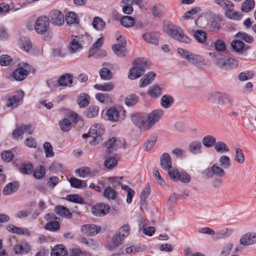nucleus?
Wrapping results in <instances>:
<instances>
[{
  "label": "nucleus",
  "instance_id": "9d476101",
  "mask_svg": "<svg viewBox=\"0 0 256 256\" xmlns=\"http://www.w3.org/2000/svg\"><path fill=\"white\" fill-rule=\"evenodd\" d=\"M53 24L60 26L64 24V14L58 10H52L49 14L48 20Z\"/></svg>",
  "mask_w": 256,
  "mask_h": 256
},
{
  "label": "nucleus",
  "instance_id": "c9c22d12",
  "mask_svg": "<svg viewBox=\"0 0 256 256\" xmlns=\"http://www.w3.org/2000/svg\"><path fill=\"white\" fill-rule=\"evenodd\" d=\"M66 21L68 24L72 25L77 24L78 22L76 14L73 12H70L66 15Z\"/></svg>",
  "mask_w": 256,
  "mask_h": 256
},
{
  "label": "nucleus",
  "instance_id": "e2e57ef3",
  "mask_svg": "<svg viewBox=\"0 0 256 256\" xmlns=\"http://www.w3.org/2000/svg\"><path fill=\"white\" fill-rule=\"evenodd\" d=\"M235 37L240 38L241 40H244L246 42L251 44L253 42L252 37L244 32H238L235 35Z\"/></svg>",
  "mask_w": 256,
  "mask_h": 256
},
{
  "label": "nucleus",
  "instance_id": "a19ab883",
  "mask_svg": "<svg viewBox=\"0 0 256 256\" xmlns=\"http://www.w3.org/2000/svg\"><path fill=\"white\" fill-rule=\"evenodd\" d=\"M216 150L218 152L224 153L230 151L228 146L222 142H218L214 145Z\"/></svg>",
  "mask_w": 256,
  "mask_h": 256
},
{
  "label": "nucleus",
  "instance_id": "412c9836",
  "mask_svg": "<svg viewBox=\"0 0 256 256\" xmlns=\"http://www.w3.org/2000/svg\"><path fill=\"white\" fill-rule=\"evenodd\" d=\"M72 83V77L69 74L61 76L58 80V85L60 86H70Z\"/></svg>",
  "mask_w": 256,
  "mask_h": 256
},
{
  "label": "nucleus",
  "instance_id": "0eeeda50",
  "mask_svg": "<svg viewBox=\"0 0 256 256\" xmlns=\"http://www.w3.org/2000/svg\"><path fill=\"white\" fill-rule=\"evenodd\" d=\"M104 129L100 124H94L91 126L89 130V136L92 137L94 144H98L102 141V136L104 133Z\"/></svg>",
  "mask_w": 256,
  "mask_h": 256
},
{
  "label": "nucleus",
  "instance_id": "680f3d73",
  "mask_svg": "<svg viewBox=\"0 0 256 256\" xmlns=\"http://www.w3.org/2000/svg\"><path fill=\"white\" fill-rule=\"evenodd\" d=\"M43 147L46 153V156L47 158L52 157L54 155L52 146L48 142H45L44 144Z\"/></svg>",
  "mask_w": 256,
  "mask_h": 256
},
{
  "label": "nucleus",
  "instance_id": "f8f14e48",
  "mask_svg": "<svg viewBox=\"0 0 256 256\" xmlns=\"http://www.w3.org/2000/svg\"><path fill=\"white\" fill-rule=\"evenodd\" d=\"M81 232L88 236H93L98 234L101 230V228L92 224H86L81 227Z\"/></svg>",
  "mask_w": 256,
  "mask_h": 256
},
{
  "label": "nucleus",
  "instance_id": "6e6d98bb",
  "mask_svg": "<svg viewBox=\"0 0 256 256\" xmlns=\"http://www.w3.org/2000/svg\"><path fill=\"white\" fill-rule=\"evenodd\" d=\"M232 230L228 228L220 230L219 232L216 234V237L214 238V240L220 239H224L228 238L232 234Z\"/></svg>",
  "mask_w": 256,
  "mask_h": 256
},
{
  "label": "nucleus",
  "instance_id": "473e14b6",
  "mask_svg": "<svg viewBox=\"0 0 256 256\" xmlns=\"http://www.w3.org/2000/svg\"><path fill=\"white\" fill-rule=\"evenodd\" d=\"M19 45L20 48L26 52L29 50L32 46L30 40L26 37H22L20 38Z\"/></svg>",
  "mask_w": 256,
  "mask_h": 256
},
{
  "label": "nucleus",
  "instance_id": "7c9ffc66",
  "mask_svg": "<svg viewBox=\"0 0 256 256\" xmlns=\"http://www.w3.org/2000/svg\"><path fill=\"white\" fill-rule=\"evenodd\" d=\"M201 148L202 144L198 141H193L190 143L188 146L190 152L194 154L200 153Z\"/></svg>",
  "mask_w": 256,
  "mask_h": 256
},
{
  "label": "nucleus",
  "instance_id": "58836bf2",
  "mask_svg": "<svg viewBox=\"0 0 256 256\" xmlns=\"http://www.w3.org/2000/svg\"><path fill=\"white\" fill-rule=\"evenodd\" d=\"M212 171L214 176L218 177H224L226 175V172L222 166H220L218 164H214L212 166Z\"/></svg>",
  "mask_w": 256,
  "mask_h": 256
},
{
  "label": "nucleus",
  "instance_id": "de8ad7c7",
  "mask_svg": "<svg viewBox=\"0 0 256 256\" xmlns=\"http://www.w3.org/2000/svg\"><path fill=\"white\" fill-rule=\"evenodd\" d=\"M90 98L88 94L84 93L81 94L78 100L80 107L86 106L90 102Z\"/></svg>",
  "mask_w": 256,
  "mask_h": 256
},
{
  "label": "nucleus",
  "instance_id": "ddd939ff",
  "mask_svg": "<svg viewBox=\"0 0 256 256\" xmlns=\"http://www.w3.org/2000/svg\"><path fill=\"white\" fill-rule=\"evenodd\" d=\"M31 250L30 246L26 242L18 243L14 246V250L17 254H28Z\"/></svg>",
  "mask_w": 256,
  "mask_h": 256
},
{
  "label": "nucleus",
  "instance_id": "6ab92c4d",
  "mask_svg": "<svg viewBox=\"0 0 256 256\" xmlns=\"http://www.w3.org/2000/svg\"><path fill=\"white\" fill-rule=\"evenodd\" d=\"M24 93L20 91L17 94L14 95L8 99L7 106L12 108L18 106L20 101L22 98Z\"/></svg>",
  "mask_w": 256,
  "mask_h": 256
},
{
  "label": "nucleus",
  "instance_id": "dca6fc26",
  "mask_svg": "<svg viewBox=\"0 0 256 256\" xmlns=\"http://www.w3.org/2000/svg\"><path fill=\"white\" fill-rule=\"evenodd\" d=\"M240 243L243 246H248L256 242V234L248 232L242 236L240 240Z\"/></svg>",
  "mask_w": 256,
  "mask_h": 256
},
{
  "label": "nucleus",
  "instance_id": "b1692460",
  "mask_svg": "<svg viewBox=\"0 0 256 256\" xmlns=\"http://www.w3.org/2000/svg\"><path fill=\"white\" fill-rule=\"evenodd\" d=\"M92 27L98 31H102L106 26L105 22L100 17L95 16L93 18L92 22Z\"/></svg>",
  "mask_w": 256,
  "mask_h": 256
},
{
  "label": "nucleus",
  "instance_id": "2f4dec72",
  "mask_svg": "<svg viewBox=\"0 0 256 256\" xmlns=\"http://www.w3.org/2000/svg\"><path fill=\"white\" fill-rule=\"evenodd\" d=\"M94 88L97 90L102 91L110 92L114 90V84L112 82L104 83V84H95Z\"/></svg>",
  "mask_w": 256,
  "mask_h": 256
},
{
  "label": "nucleus",
  "instance_id": "5fc2aeb1",
  "mask_svg": "<svg viewBox=\"0 0 256 256\" xmlns=\"http://www.w3.org/2000/svg\"><path fill=\"white\" fill-rule=\"evenodd\" d=\"M219 162L220 166L226 169L228 168L231 165L230 158L226 155H223L220 158Z\"/></svg>",
  "mask_w": 256,
  "mask_h": 256
},
{
  "label": "nucleus",
  "instance_id": "72a5a7b5",
  "mask_svg": "<svg viewBox=\"0 0 256 256\" xmlns=\"http://www.w3.org/2000/svg\"><path fill=\"white\" fill-rule=\"evenodd\" d=\"M120 22L124 27L128 28L134 25V19L132 16H125L120 18Z\"/></svg>",
  "mask_w": 256,
  "mask_h": 256
},
{
  "label": "nucleus",
  "instance_id": "49530a36",
  "mask_svg": "<svg viewBox=\"0 0 256 256\" xmlns=\"http://www.w3.org/2000/svg\"><path fill=\"white\" fill-rule=\"evenodd\" d=\"M157 140L158 136H152L144 144L145 150L147 151L152 150Z\"/></svg>",
  "mask_w": 256,
  "mask_h": 256
},
{
  "label": "nucleus",
  "instance_id": "c85d7f7f",
  "mask_svg": "<svg viewBox=\"0 0 256 256\" xmlns=\"http://www.w3.org/2000/svg\"><path fill=\"white\" fill-rule=\"evenodd\" d=\"M148 94L152 98H158L162 94V90L159 86L154 85L148 88Z\"/></svg>",
  "mask_w": 256,
  "mask_h": 256
},
{
  "label": "nucleus",
  "instance_id": "9b49d317",
  "mask_svg": "<svg viewBox=\"0 0 256 256\" xmlns=\"http://www.w3.org/2000/svg\"><path fill=\"white\" fill-rule=\"evenodd\" d=\"M110 210L109 205L101 203L93 206L92 212L96 216H103L109 212Z\"/></svg>",
  "mask_w": 256,
  "mask_h": 256
},
{
  "label": "nucleus",
  "instance_id": "5701e85b",
  "mask_svg": "<svg viewBox=\"0 0 256 256\" xmlns=\"http://www.w3.org/2000/svg\"><path fill=\"white\" fill-rule=\"evenodd\" d=\"M156 74L154 72H150L146 74L140 80V88H144L150 84L154 80Z\"/></svg>",
  "mask_w": 256,
  "mask_h": 256
},
{
  "label": "nucleus",
  "instance_id": "79ce46f5",
  "mask_svg": "<svg viewBox=\"0 0 256 256\" xmlns=\"http://www.w3.org/2000/svg\"><path fill=\"white\" fill-rule=\"evenodd\" d=\"M174 100L170 96L164 95L161 98V105L164 108H170L173 104Z\"/></svg>",
  "mask_w": 256,
  "mask_h": 256
},
{
  "label": "nucleus",
  "instance_id": "6e6552de",
  "mask_svg": "<svg viewBox=\"0 0 256 256\" xmlns=\"http://www.w3.org/2000/svg\"><path fill=\"white\" fill-rule=\"evenodd\" d=\"M30 70V66L28 64H20L18 67L13 72L12 76L16 80H22L26 77Z\"/></svg>",
  "mask_w": 256,
  "mask_h": 256
},
{
  "label": "nucleus",
  "instance_id": "39448f33",
  "mask_svg": "<svg viewBox=\"0 0 256 256\" xmlns=\"http://www.w3.org/2000/svg\"><path fill=\"white\" fill-rule=\"evenodd\" d=\"M134 66L130 70L128 78L130 80H134L142 76L146 68L148 66V62L140 59L136 60L134 62Z\"/></svg>",
  "mask_w": 256,
  "mask_h": 256
},
{
  "label": "nucleus",
  "instance_id": "2eb2a0df",
  "mask_svg": "<svg viewBox=\"0 0 256 256\" xmlns=\"http://www.w3.org/2000/svg\"><path fill=\"white\" fill-rule=\"evenodd\" d=\"M214 96L212 101L214 103H218L221 101L224 104H232L234 102V97L231 95L216 93Z\"/></svg>",
  "mask_w": 256,
  "mask_h": 256
},
{
  "label": "nucleus",
  "instance_id": "603ef678",
  "mask_svg": "<svg viewBox=\"0 0 256 256\" xmlns=\"http://www.w3.org/2000/svg\"><path fill=\"white\" fill-rule=\"evenodd\" d=\"M104 196L109 200H114L116 198L117 192L111 187H107L104 192Z\"/></svg>",
  "mask_w": 256,
  "mask_h": 256
},
{
  "label": "nucleus",
  "instance_id": "c03bdc74",
  "mask_svg": "<svg viewBox=\"0 0 256 256\" xmlns=\"http://www.w3.org/2000/svg\"><path fill=\"white\" fill-rule=\"evenodd\" d=\"M99 74L100 78L104 80H110L112 78V74L106 68H102L99 72Z\"/></svg>",
  "mask_w": 256,
  "mask_h": 256
},
{
  "label": "nucleus",
  "instance_id": "f704fd0d",
  "mask_svg": "<svg viewBox=\"0 0 256 256\" xmlns=\"http://www.w3.org/2000/svg\"><path fill=\"white\" fill-rule=\"evenodd\" d=\"M244 44L240 40H234L231 42L233 50L237 52H242L244 48Z\"/></svg>",
  "mask_w": 256,
  "mask_h": 256
},
{
  "label": "nucleus",
  "instance_id": "bf43d9fd",
  "mask_svg": "<svg viewBox=\"0 0 256 256\" xmlns=\"http://www.w3.org/2000/svg\"><path fill=\"white\" fill-rule=\"evenodd\" d=\"M194 36L199 42L203 43L206 40V32L202 30H198L195 32Z\"/></svg>",
  "mask_w": 256,
  "mask_h": 256
},
{
  "label": "nucleus",
  "instance_id": "7ed1b4c3",
  "mask_svg": "<svg viewBox=\"0 0 256 256\" xmlns=\"http://www.w3.org/2000/svg\"><path fill=\"white\" fill-rule=\"evenodd\" d=\"M168 35L180 42L188 44L190 38L185 34L184 30L180 26L174 25H168L166 28Z\"/></svg>",
  "mask_w": 256,
  "mask_h": 256
},
{
  "label": "nucleus",
  "instance_id": "423d86ee",
  "mask_svg": "<svg viewBox=\"0 0 256 256\" xmlns=\"http://www.w3.org/2000/svg\"><path fill=\"white\" fill-rule=\"evenodd\" d=\"M163 114L164 111L160 109L154 110L149 113L145 118L146 129L149 130L151 128L159 121Z\"/></svg>",
  "mask_w": 256,
  "mask_h": 256
},
{
  "label": "nucleus",
  "instance_id": "aec40b11",
  "mask_svg": "<svg viewBox=\"0 0 256 256\" xmlns=\"http://www.w3.org/2000/svg\"><path fill=\"white\" fill-rule=\"evenodd\" d=\"M160 162L163 169L168 170L172 168V159L168 154L164 153L160 156Z\"/></svg>",
  "mask_w": 256,
  "mask_h": 256
},
{
  "label": "nucleus",
  "instance_id": "393cba45",
  "mask_svg": "<svg viewBox=\"0 0 256 256\" xmlns=\"http://www.w3.org/2000/svg\"><path fill=\"white\" fill-rule=\"evenodd\" d=\"M18 188V184L16 182L8 184L4 188L2 193L5 195H10L16 192Z\"/></svg>",
  "mask_w": 256,
  "mask_h": 256
},
{
  "label": "nucleus",
  "instance_id": "1a4fd4ad",
  "mask_svg": "<svg viewBox=\"0 0 256 256\" xmlns=\"http://www.w3.org/2000/svg\"><path fill=\"white\" fill-rule=\"evenodd\" d=\"M48 26L49 22L46 16H40L36 19L34 28L38 34H42L46 33Z\"/></svg>",
  "mask_w": 256,
  "mask_h": 256
},
{
  "label": "nucleus",
  "instance_id": "0e129e2a",
  "mask_svg": "<svg viewBox=\"0 0 256 256\" xmlns=\"http://www.w3.org/2000/svg\"><path fill=\"white\" fill-rule=\"evenodd\" d=\"M138 102V98L136 94H132L128 96L125 100V104L128 106H132L136 104Z\"/></svg>",
  "mask_w": 256,
  "mask_h": 256
},
{
  "label": "nucleus",
  "instance_id": "052dcab7",
  "mask_svg": "<svg viewBox=\"0 0 256 256\" xmlns=\"http://www.w3.org/2000/svg\"><path fill=\"white\" fill-rule=\"evenodd\" d=\"M236 162L240 164H242L244 162V154L240 148H236V156L234 158Z\"/></svg>",
  "mask_w": 256,
  "mask_h": 256
},
{
  "label": "nucleus",
  "instance_id": "a18cd8bd",
  "mask_svg": "<svg viewBox=\"0 0 256 256\" xmlns=\"http://www.w3.org/2000/svg\"><path fill=\"white\" fill-rule=\"evenodd\" d=\"M60 130L64 132H68L72 128V123L70 120L64 118L59 122Z\"/></svg>",
  "mask_w": 256,
  "mask_h": 256
},
{
  "label": "nucleus",
  "instance_id": "3c124183",
  "mask_svg": "<svg viewBox=\"0 0 256 256\" xmlns=\"http://www.w3.org/2000/svg\"><path fill=\"white\" fill-rule=\"evenodd\" d=\"M164 8V6L161 4L154 5L152 8V14L156 16L161 17L162 16Z\"/></svg>",
  "mask_w": 256,
  "mask_h": 256
},
{
  "label": "nucleus",
  "instance_id": "f3484780",
  "mask_svg": "<svg viewBox=\"0 0 256 256\" xmlns=\"http://www.w3.org/2000/svg\"><path fill=\"white\" fill-rule=\"evenodd\" d=\"M160 34L157 32H147L142 35L144 40L147 42L154 45L158 44Z\"/></svg>",
  "mask_w": 256,
  "mask_h": 256
},
{
  "label": "nucleus",
  "instance_id": "4d7b16f0",
  "mask_svg": "<svg viewBox=\"0 0 256 256\" xmlns=\"http://www.w3.org/2000/svg\"><path fill=\"white\" fill-rule=\"evenodd\" d=\"M103 42L104 40L102 37L97 40L96 42L94 44L92 48H91L90 50L89 55L88 56V58H90L92 55H94L96 52V50L102 46L103 44Z\"/></svg>",
  "mask_w": 256,
  "mask_h": 256
},
{
  "label": "nucleus",
  "instance_id": "13d9d810",
  "mask_svg": "<svg viewBox=\"0 0 256 256\" xmlns=\"http://www.w3.org/2000/svg\"><path fill=\"white\" fill-rule=\"evenodd\" d=\"M214 49L218 52H224L226 50L225 42L221 40H216L214 43Z\"/></svg>",
  "mask_w": 256,
  "mask_h": 256
},
{
  "label": "nucleus",
  "instance_id": "09e8293b",
  "mask_svg": "<svg viewBox=\"0 0 256 256\" xmlns=\"http://www.w3.org/2000/svg\"><path fill=\"white\" fill-rule=\"evenodd\" d=\"M254 76L251 70H246L240 72L238 75V78L240 81L243 82L252 78Z\"/></svg>",
  "mask_w": 256,
  "mask_h": 256
},
{
  "label": "nucleus",
  "instance_id": "4468645a",
  "mask_svg": "<svg viewBox=\"0 0 256 256\" xmlns=\"http://www.w3.org/2000/svg\"><path fill=\"white\" fill-rule=\"evenodd\" d=\"M209 55L212 58L214 63L218 66L223 67L226 64V58L218 52H210Z\"/></svg>",
  "mask_w": 256,
  "mask_h": 256
},
{
  "label": "nucleus",
  "instance_id": "a211bd4d",
  "mask_svg": "<svg viewBox=\"0 0 256 256\" xmlns=\"http://www.w3.org/2000/svg\"><path fill=\"white\" fill-rule=\"evenodd\" d=\"M131 120L133 124L140 128L146 126L145 118L142 114L136 113L132 114Z\"/></svg>",
  "mask_w": 256,
  "mask_h": 256
},
{
  "label": "nucleus",
  "instance_id": "774afa93",
  "mask_svg": "<svg viewBox=\"0 0 256 256\" xmlns=\"http://www.w3.org/2000/svg\"><path fill=\"white\" fill-rule=\"evenodd\" d=\"M12 63V58L10 56L4 54L0 58V64L2 66H7L10 65Z\"/></svg>",
  "mask_w": 256,
  "mask_h": 256
},
{
  "label": "nucleus",
  "instance_id": "f257e3e1",
  "mask_svg": "<svg viewBox=\"0 0 256 256\" xmlns=\"http://www.w3.org/2000/svg\"><path fill=\"white\" fill-rule=\"evenodd\" d=\"M130 232V227L128 224H124L119 228L117 232L111 238L110 244L108 249L112 250L122 245L124 240L129 235Z\"/></svg>",
  "mask_w": 256,
  "mask_h": 256
},
{
  "label": "nucleus",
  "instance_id": "f03ea898",
  "mask_svg": "<svg viewBox=\"0 0 256 256\" xmlns=\"http://www.w3.org/2000/svg\"><path fill=\"white\" fill-rule=\"evenodd\" d=\"M214 2L220 6L224 10V15L226 18L234 20H239L241 18V14L234 11V5L230 0H214Z\"/></svg>",
  "mask_w": 256,
  "mask_h": 256
},
{
  "label": "nucleus",
  "instance_id": "338daca9",
  "mask_svg": "<svg viewBox=\"0 0 256 256\" xmlns=\"http://www.w3.org/2000/svg\"><path fill=\"white\" fill-rule=\"evenodd\" d=\"M45 228L52 231H55L60 228V224L56 221H50L46 225Z\"/></svg>",
  "mask_w": 256,
  "mask_h": 256
},
{
  "label": "nucleus",
  "instance_id": "bb28decb",
  "mask_svg": "<svg viewBox=\"0 0 256 256\" xmlns=\"http://www.w3.org/2000/svg\"><path fill=\"white\" fill-rule=\"evenodd\" d=\"M106 114L108 120L116 122L120 118L119 111L116 108H111L107 111Z\"/></svg>",
  "mask_w": 256,
  "mask_h": 256
},
{
  "label": "nucleus",
  "instance_id": "20e7f679",
  "mask_svg": "<svg viewBox=\"0 0 256 256\" xmlns=\"http://www.w3.org/2000/svg\"><path fill=\"white\" fill-rule=\"evenodd\" d=\"M178 54L184 58L188 62L196 66L204 68L206 65L203 63L200 56L193 54L190 51L184 50L182 48H178Z\"/></svg>",
  "mask_w": 256,
  "mask_h": 256
},
{
  "label": "nucleus",
  "instance_id": "ea45409f",
  "mask_svg": "<svg viewBox=\"0 0 256 256\" xmlns=\"http://www.w3.org/2000/svg\"><path fill=\"white\" fill-rule=\"evenodd\" d=\"M98 112V108L94 105L90 106L85 112L86 116L88 118L96 116Z\"/></svg>",
  "mask_w": 256,
  "mask_h": 256
},
{
  "label": "nucleus",
  "instance_id": "4c0bfd02",
  "mask_svg": "<svg viewBox=\"0 0 256 256\" xmlns=\"http://www.w3.org/2000/svg\"><path fill=\"white\" fill-rule=\"evenodd\" d=\"M216 142L215 138L212 135H207L202 140V144L207 148L212 147Z\"/></svg>",
  "mask_w": 256,
  "mask_h": 256
},
{
  "label": "nucleus",
  "instance_id": "864d4df0",
  "mask_svg": "<svg viewBox=\"0 0 256 256\" xmlns=\"http://www.w3.org/2000/svg\"><path fill=\"white\" fill-rule=\"evenodd\" d=\"M116 142V140L115 138H112L104 142V144L106 148V155L110 154L112 153V148L114 146Z\"/></svg>",
  "mask_w": 256,
  "mask_h": 256
},
{
  "label": "nucleus",
  "instance_id": "cd10ccee",
  "mask_svg": "<svg viewBox=\"0 0 256 256\" xmlns=\"http://www.w3.org/2000/svg\"><path fill=\"white\" fill-rule=\"evenodd\" d=\"M56 212L60 216H62L66 217L68 218H70L72 216V214L70 212L68 208H67L62 206H58L55 208Z\"/></svg>",
  "mask_w": 256,
  "mask_h": 256
},
{
  "label": "nucleus",
  "instance_id": "8fccbe9b",
  "mask_svg": "<svg viewBox=\"0 0 256 256\" xmlns=\"http://www.w3.org/2000/svg\"><path fill=\"white\" fill-rule=\"evenodd\" d=\"M34 170V166L32 164H22L20 168V172L24 174H30Z\"/></svg>",
  "mask_w": 256,
  "mask_h": 256
},
{
  "label": "nucleus",
  "instance_id": "a878e982",
  "mask_svg": "<svg viewBox=\"0 0 256 256\" xmlns=\"http://www.w3.org/2000/svg\"><path fill=\"white\" fill-rule=\"evenodd\" d=\"M68 252L66 248L62 245L54 246L51 252L52 256H66Z\"/></svg>",
  "mask_w": 256,
  "mask_h": 256
},
{
  "label": "nucleus",
  "instance_id": "e433bc0d",
  "mask_svg": "<svg viewBox=\"0 0 256 256\" xmlns=\"http://www.w3.org/2000/svg\"><path fill=\"white\" fill-rule=\"evenodd\" d=\"M254 7V0H246L242 3L241 10L244 12H248L251 11Z\"/></svg>",
  "mask_w": 256,
  "mask_h": 256
},
{
  "label": "nucleus",
  "instance_id": "c756f323",
  "mask_svg": "<svg viewBox=\"0 0 256 256\" xmlns=\"http://www.w3.org/2000/svg\"><path fill=\"white\" fill-rule=\"evenodd\" d=\"M150 193V188L149 184H146L140 196L141 206H146V199Z\"/></svg>",
  "mask_w": 256,
  "mask_h": 256
},
{
  "label": "nucleus",
  "instance_id": "4be33fe9",
  "mask_svg": "<svg viewBox=\"0 0 256 256\" xmlns=\"http://www.w3.org/2000/svg\"><path fill=\"white\" fill-rule=\"evenodd\" d=\"M81 38L74 36V38L72 40L70 46V52L74 53L80 50L82 48Z\"/></svg>",
  "mask_w": 256,
  "mask_h": 256
},
{
  "label": "nucleus",
  "instance_id": "37998d69",
  "mask_svg": "<svg viewBox=\"0 0 256 256\" xmlns=\"http://www.w3.org/2000/svg\"><path fill=\"white\" fill-rule=\"evenodd\" d=\"M46 174V168L44 166H39L34 170L33 176L36 179H42Z\"/></svg>",
  "mask_w": 256,
  "mask_h": 256
},
{
  "label": "nucleus",
  "instance_id": "69168bd1",
  "mask_svg": "<svg viewBox=\"0 0 256 256\" xmlns=\"http://www.w3.org/2000/svg\"><path fill=\"white\" fill-rule=\"evenodd\" d=\"M104 166L108 169H111L117 164V160L113 156H110L104 161Z\"/></svg>",
  "mask_w": 256,
  "mask_h": 256
}]
</instances>
